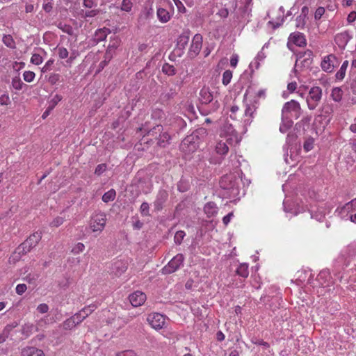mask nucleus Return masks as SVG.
I'll return each mask as SVG.
<instances>
[{"mask_svg": "<svg viewBox=\"0 0 356 356\" xmlns=\"http://www.w3.org/2000/svg\"><path fill=\"white\" fill-rule=\"evenodd\" d=\"M254 111H255V108H254V106L248 105L245 110V115L252 117V114Z\"/></svg>", "mask_w": 356, "mask_h": 356, "instance_id": "obj_61", "label": "nucleus"}, {"mask_svg": "<svg viewBox=\"0 0 356 356\" xmlns=\"http://www.w3.org/2000/svg\"><path fill=\"white\" fill-rule=\"evenodd\" d=\"M352 38V33L349 31H345L335 35L334 42L341 49H345L347 44Z\"/></svg>", "mask_w": 356, "mask_h": 356, "instance_id": "obj_15", "label": "nucleus"}, {"mask_svg": "<svg viewBox=\"0 0 356 356\" xmlns=\"http://www.w3.org/2000/svg\"><path fill=\"white\" fill-rule=\"evenodd\" d=\"M106 168H107V166L106 164H104V163L99 164L96 167L95 170V174L99 176V175H102V173L106 171Z\"/></svg>", "mask_w": 356, "mask_h": 356, "instance_id": "obj_51", "label": "nucleus"}, {"mask_svg": "<svg viewBox=\"0 0 356 356\" xmlns=\"http://www.w3.org/2000/svg\"><path fill=\"white\" fill-rule=\"evenodd\" d=\"M10 104V99L7 92H4L0 96V104L7 106Z\"/></svg>", "mask_w": 356, "mask_h": 356, "instance_id": "obj_46", "label": "nucleus"}, {"mask_svg": "<svg viewBox=\"0 0 356 356\" xmlns=\"http://www.w3.org/2000/svg\"><path fill=\"white\" fill-rule=\"evenodd\" d=\"M88 316V314L85 309L80 311L79 313L74 314L73 316H77L76 325L79 324L83 319Z\"/></svg>", "mask_w": 356, "mask_h": 356, "instance_id": "obj_48", "label": "nucleus"}, {"mask_svg": "<svg viewBox=\"0 0 356 356\" xmlns=\"http://www.w3.org/2000/svg\"><path fill=\"white\" fill-rule=\"evenodd\" d=\"M236 273L242 277H248L249 275L248 265L247 264H241L236 269Z\"/></svg>", "mask_w": 356, "mask_h": 356, "instance_id": "obj_35", "label": "nucleus"}, {"mask_svg": "<svg viewBox=\"0 0 356 356\" xmlns=\"http://www.w3.org/2000/svg\"><path fill=\"white\" fill-rule=\"evenodd\" d=\"M44 55H46V52L43 49H37V51L32 54L31 63L36 65H40L44 60L43 57Z\"/></svg>", "mask_w": 356, "mask_h": 356, "instance_id": "obj_25", "label": "nucleus"}, {"mask_svg": "<svg viewBox=\"0 0 356 356\" xmlns=\"http://www.w3.org/2000/svg\"><path fill=\"white\" fill-rule=\"evenodd\" d=\"M129 301L131 304L136 307L142 305L146 300V295L142 291H137L129 295Z\"/></svg>", "mask_w": 356, "mask_h": 356, "instance_id": "obj_17", "label": "nucleus"}, {"mask_svg": "<svg viewBox=\"0 0 356 356\" xmlns=\"http://www.w3.org/2000/svg\"><path fill=\"white\" fill-rule=\"evenodd\" d=\"M220 186L227 191V195L229 197H235L239 194V180L233 174L225 175L220 180Z\"/></svg>", "mask_w": 356, "mask_h": 356, "instance_id": "obj_3", "label": "nucleus"}, {"mask_svg": "<svg viewBox=\"0 0 356 356\" xmlns=\"http://www.w3.org/2000/svg\"><path fill=\"white\" fill-rule=\"evenodd\" d=\"M348 66V60L343 61L340 69L336 73L335 76H336L337 79L342 80L345 77L346 72Z\"/></svg>", "mask_w": 356, "mask_h": 356, "instance_id": "obj_33", "label": "nucleus"}, {"mask_svg": "<svg viewBox=\"0 0 356 356\" xmlns=\"http://www.w3.org/2000/svg\"><path fill=\"white\" fill-rule=\"evenodd\" d=\"M115 356H138V354L133 350H126L118 352Z\"/></svg>", "mask_w": 356, "mask_h": 356, "instance_id": "obj_49", "label": "nucleus"}, {"mask_svg": "<svg viewBox=\"0 0 356 356\" xmlns=\"http://www.w3.org/2000/svg\"><path fill=\"white\" fill-rule=\"evenodd\" d=\"M293 122L288 115H282V123L280 127V132L286 133L293 125Z\"/></svg>", "mask_w": 356, "mask_h": 356, "instance_id": "obj_26", "label": "nucleus"}, {"mask_svg": "<svg viewBox=\"0 0 356 356\" xmlns=\"http://www.w3.org/2000/svg\"><path fill=\"white\" fill-rule=\"evenodd\" d=\"M157 18L161 23H167L171 19L172 15L163 8H158L156 11Z\"/></svg>", "mask_w": 356, "mask_h": 356, "instance_id": "obj_24", "label": "nucleus"}, {"mask_svg": "<svg viewBox=\"0 0 356 356\" xmlns=\"http://www.w3.org/2000/svg\"><path fill=\"white\" fill-rule=\"evenodd\" d=\"M63 221H64L63 218L57 217L53 220V221L51 223V225L52 227H58L63 224Z\"/></svg>", "mask_w": 356, "mask_h": 356, "instance_id": "obj_59", "label": "nucleus"}, {"mask_svg": "<svg viewBox=\"0 0 356 356\" xmlns=\"http://www.w3.org/2000/svg\"><path fill=\"white\" fill-rule=\"evenodd\" d=\"M331 97L335 102H339L342 99L343 90L339 87H335L332 90Z\"/></svg>", "mask_w": 356, "mask_h": 356, "instance_id": "obj_31", "label": "nucleus"}, {"mask_svg": "<svg viewBox=\"0 0 356 356\" xmlns=\"http://www.w3.org/2000/svg\"><path fill=\"white\" fill-rule=\"evenodd\" d=\"M175 6L177 8V10L179 13H184L186 11V9L183 4V3L180 0H173Z\"/></svg>", "mask_w": 356, "mask_h": 356, "instance_id": "obj_53", "label": "nucleus"}, {"mask_svg": "<svg viewBox=\"0 0 356 356\" xmlns=\"http://www.w3.org/2000/svg\"><path fill=\"white\" fill-rule=\"evenodd\" d=\"M325 13V8L323 7H318L315 12L314 18L316 19H319Z\"/></svg>", "mask_w": 356, "mask_h": 356, "instance_id": "obj_57", "label": "nucleus"}, {"mask_svg": "<svg viewBox=\"0 0 356 356\" xmlns=\"http://www.w3.org/2000/svg\"><path fill=\"white\" fill-rule=\"evenodd\" d=\"M22 356H44V352L35 347H26L22 350Z\"/></svg>", "mask_w": 356, "mask_h": 356, "instance_id": "obj_22", "label": "nucleus"}, {"mask_svg": "<svg viewBox=\"0 0 356 356\" xmlns=\"http://www.w3.org/2000/svg\"><path fill=\"white\" fill-rule=\"evenodd\" d=\"M108 33H110V31L108 29L106 28L97 29L92 39L90 40V46L97 44L99 42L104 40Z\"/></svg>", "mask_w": 356, "mask_h": 356, "instance_id": "obj_18", "label": "nucleus"}, {"mask_svg": "<svg viewBox=\"0 0 356 356\" xmlns=\"http://www.w3.org/2000/svg\"><path fill=\"white\" fill-rule=\"evenodd\" d=\"M356 210V198L352 200L347 204H346L341 209V213L347 214L350 212H352L353 211Z\"/></svg>", "mask_w": 356, "mask_h": 356, "instance_id": "obj_29", "label": "nucleus"}, {"mask_svg": "<svg viewBox=\"0 0 356 356\" xmlns=\"http://www.w3.org/2000/svg\"><path fill=\"white\" fill-rule=\"evenodd\" d=\"M190 40V31L183 32L177 38V46L179 48L184 49Z\"/></svg>", "mask_w": 356, "mask_h": 356, "instance_id": "obj_27", "label": "nucleus"}, {"mask_svg": "<svg viewBox=\"0 0 356 356\" xmlns=\"http://www.w3.org/2000/svg\"><path fill=\"white\" fill-rule=\"evenodd\" d=\"M120 40L118 38L114 37L110 42L106 52L104 54V60L99 63V70L103 69L106 63L111 59L115 49L120 45Z\"/></svg>", "mask_w": 356, "mask_h": 356, "instance_id": "obj_11", "label": "nucleus"}, {"mask_svg": "<svg viewBox=\"0 0 356 356\" xmlns=\"http://www.w3.org/2000/svg\"><path fill=\"white\" fill-rule=\"evenodd\" d=\"M218 208L213 202H207L204 207V212L208 218L215 216L218 213Z\"/></svg>", "mask_w": 356, "mask_h": 356, "instance_id": "obj_23", "label": "nucleus"}, {"mask_svg": "<svg viewBox=\"0 0 356 356\" xmlns=\"http://www.w3.org/2000/svg\"><path fill=\"white\" fill-rule=\"evenodd\" d=\"M186 236V233L184 231L179 230L175 233L174 236L175 243L177 245H180L182 243L184 238Z\"/></svg>", "mask_w": 356, "mask_h": 356, "instance_id": "obj_41", "label": "nucleus"}, {"mask_svg": "<svg viewBox=\"0 0 356 356\" xmlns=\"http://www.w3.org/2000/svg\"><path fill=\"white\" fill-rule=\"evenodd\" d=\"M37 311L40 314H45L49 311V306L47 304H40L37 307Z\"/></svg>", "mask_w": 356, "mask_h": 356, "instance_id": "obj_56", "label": "nucleus"}, {"mask_svg": "<svg viewBox=\"0 0 356 356\" xmlns=\"http://www.w3.org/2000/svg\"><path fill=\"white\" fill-rule=\"evenodd\" d=\"M106 222V218L104 213H96L90 218V230L95 236L99 235L103 231Z\"/></svg>", "mask_w": 356, "mask_h": 356, "instance_id": "obj_7", "label": "nucleus"}, {"mask_svg": "<svg viewBox=\"0 0 356 356\" xmlns=\"http://www.w3.org/2000/svg\"><path fill=\"white\" fill-rule=\"evenodd\" d=\"M200 138L196 132L187 136L181 143L179 148L186 154H189L197 150L199 147Z\"/></svg>", "mask_w": 356, "mask_h": 356, "instance_id": "obj_4", "label": "nucleus"}, {"mask_svg": "<svg viewBox=\"0 0 356 356\" xmlns=\"http://www.w3.org/2000/svg\"><path fill=\"white\" fill-rule=\"evenodd\" d=\"M2 42L8 48L14 49L16 48L15 42L10 35H4L2 38Z\"/></svg>", "mask_w": 356, "mask_h": 356, "instance_id": "obj_32", "label": "nucleus"}, {"mask_svg": "<svg viewBox=\"0 0 356 356\" xmlns=\"http://www.w3.org/2000/svg\"><path fill=\"white\" fill-rule=\"evenodd\" d=\"M133 6L134 4L131 0H122L120 8L122 11L130 13Z\"/></svg>", "mask_w": 356, "mask_h": 356, "instance_id": "obj_36", "label": "nucleus"}, {"mask_svg": "<svg viewBox=\"0 0 356 356\" xmlns=\"http://www.w3.org/2000/svg\"><path fill=\"white\" fill-rule=\"evenodd\" d=\"M167 199H168V193L164 191H160L158 193V195L156 196V199L154 202V209L156 211L161 210L163 209V205Z\"/></svg>", "mask_w": 356, "mask_h": 356, "instance_id": "obj_21", "label": "nucleus"}, {"mask_svg": "<svg viewBox=\"0 0 356 356\" xmlns=\"http://www.w3.org/2000/svg\"><path fill=\"white\" fill-rule=\"evenodd\" d=\"M234 214L232 212L229 213L227 215L223 217L222 222L225 225H227L229 222L231 221Z\"/></svg>", "mask_w": 356, "mask_h": 356, "instance_id": "obj_63", "label": "nucleus"}, {"mask_svg": "<svg viewBox=\"0 0 356 356\" xmlns=\"http://www.w3.org/2000/svg\"><path fill=\"white\" fill-rule=\"evenodd\" d=\"M149 204L146 202L142 203L140 207V211L143 216H149Z\"/></svg>", "mask_w": 356, "mask_h": 356, "instance_id": "obj_44", "label": "nucleus"}, {"mask_svg": "<svg viewBox=\"0 0 356 356\" xmlns=\"http://www.w3.org/2000/svg\"><path fill=\"white\" fill-rule=\"evenodd\" d=\"M162 71L164 74L168 76H172L175 74V68L173 65L168 63H165L162 67Z\"/></svg>", "mask_w": 356, "mask_h": 356, "instance_id": "obj_37", "label": "nucleus"}, {"mask_svg": "<svg viewBox=\"0 0 356 356\" xmlns=\"http://www.w3.org/2000/svg\"><path fill=\"white\" fill-rule=\"evenodd\" d=\"M330 273L328 270H321L317 276L316 280L323 287L329 286L330 280Z\"/></svg>", "mask_w": 356, "mask_h": 356, "instance_id": "obj_20", "label": "nucleus"}, {"mask_svg": "<svg viewBox=\"0 0 356 356\" xmlns=\"http://www.w3.org/2000/svg\"><path fill=\"white\" fill-rule=\"evenodd\" d=\"M62 99V97L59 95H56L51 99V109H52L58 102H59Z\"/></svg>", "mask_w": 356, "mask_h": 356, "instance_id": "obj_64", "label": "nucleus"}, {"mask_svg": "<svg viewBox=\"0 0 356 356\" xmlns=\"http://www.w3.org/2000/svg\"><path fill=\"white\" fill-rule=\"evenodd\" d=\"M279 12L280 13V17L277 19V20H270L268 22V24H270L274 29L280 26L283 24L284 20V17L282 16L283 15L284 12V9L282 6L280 7Z\"/></svg>", "mask_w": 356, "mask_h": 356, "instance_id": "obj_28", "label": "nucleus"}, {"mask_svg": "<svg viewBox=\"0 0 356 356\" xmlns=\"http://www.w3.org/2000/svg\"><path fill=\"white\" fill-rule=\"evenodd\" d=\"M220 137V139L215 146V152L219 156L209 159V162L213 164L220 163L223 156L229 151V145H236L241 140V137L232 124H226L223 127Z\"/></svg>", "mask_w": 356, "mask_h": 356, "instance_id": "obj_1", "label": "nucleus"}, {"mask_svg": "<svg viewBox=\"0 0 356 356\" xmlns=\"http://www.w3.org/2000/svg\"><path fill=\"white\" fill-rule=\"evenodd\" d=\"M322 97V89L318 86L311 88L306 98L308 108L314 110L318 105Z\"/></svg>", "mask_w": 356, "mask_h": 356, "instance_id": "obj_6", "label": "nucleus"}, {"mask_svg": "<svg viewBox=\"0 0 356 356\" xmlns=\"http://www.w3.org/2000/svg\"><path fill=\"white\" fill-rule=\"evenodd\" d=\"M199 100L202 105L207 108H204L206 114L217 111L220 108L218 100L213 99V92L209 87H203L199 92Z\"/></svg>", "mask_w": 356, "mask_h": 356, "instance_id": "obj_2", "label": "nucleus"}, {"mask_svg": "<svg viewBox=\"0 0 356 356\" xmlns=\"http://www.w3.org/2000/svg\"><path fill=\"white\" fill-rule=\"evenodd\" d=\"M76 322H77V316H72L64 322L63 327L65 329H71L76 325Z\"/></svg>", "mask_w": 356, "mask_h": 356, "instance_id": "obj_39", "label": "nucleus"}, {"mask_svg": "<svg viewBox=\"0 0 356 356\" xmlns=\"http://www.w3.org/2000/svg\"><path fill=\"white\" fill-rule=\"evenodd\" d=\"M296 27L302 29L306 24V17L299 15L296 17Z\"/></svg>", "mask_w": 356, "mask_h": 356, "instance_id": "obj_50", "label": "nucleus"}, {"mask_svg": "<svg viewBox=\"0 0 356 356\" xmlns=\"http://www.w3.org/2000/svg\"><path fill=\"white\" fill-rule=\"evenodd\" d=\"M165 116V113L163 110L159 108H156L152 111V118L155 120H161Z\"/></svg>", "mask_w": 356, "mask_h": 356, "instance_id": "obj_42", "label": "nucleus"}, {"mask_svg": "<svg viewBox=\"0 0 356 356\" xmlns=\"http://www.w3.org/2000/svg\"><path fill=\"white\" fill-rule=\"evenodd\" d=\"M35 76V74L32 71H25L23 73V79L25 81L30 83L32 82Z\"/></svg>", "mask_w": 356, "mask_h": 356, "instance_id": "obj_43", "label": "nucleus"}, {"mask_svg": "<svg viewBox=\"0 0 356 356\" xmlns=\"http://www.w3.org/2000/svg\"><path fill=\"white\" fill-rule=\"evenodd\" d=\"M42 238L41 233L35 232L31 235L20 246L17 248L19 252L26 253L34 248Z\"/></svg>", "mask_w": 356, "mask_h": 356, "instance_id": "obj_9", "label": "nucleus"}, {"mask_svg": "<svg viewBox=\"0 0 356 356\" xmlns=\"http://www.w3.org/2000/svg\"><path fill=\"white\" fill-rule=\"evenodd\" d=\"M171 137L168 132H163L159 135L158 144L160 147H165L170 143Z\"/></svg>", "mask_w": 356, "mask_h": 356, "instance_id": "obj_30", "label": "nucleus"}, {"mask_svg": "<svg viewBox=\"0 0 356 356\" xmlns=\"http://www.w3.org/2000/svg\"><path fill=\"white\" fill-rule=\"evenodd\" d=\"M58 54L62 59L66 58L68 56V51L64 47H59L58 49Z\"/></svg>", "mask_w": 356, "mask_h": 356, "instance_id": "obj_54", "label": "nucleus"}, {"mask_svg": "<svg viewBox=\"0 0 356 356\" xmlns=\"http://www.w3.org/2000/svg\"><path fill=\"white\" fill-rule=\"evenodd\" d=\"M53 63L54 60L50 59L48 61H47L42 68V72L44 73L49 71L51 70V66L53 65Z\"/></svg>", "mask_w": 356, "mask_h": 356, "instance_id": "obj_60", "label": "nucleus"}, {"mask_svg": "<svg viewBox=\"0 0 356 356\" xmlns=\"http://www.w3.org/2000/svg\"><path fill=\"white\" fill-rule=\"evenodd\" d=\"M203 38L201 34H195L192 40V42L189 49V54L192 57L196 56L200 52L202 47Z\"/></svg>", "mask_w": 356, "mask_h": 356, "instance_id": "obj_14", "label": "nucleus"}, {"mask_svg": "<svg viewBox=\"0 0 356 356\" xmlns=\"http://www.w3.org/2000/svg\"><path fill=\"white\" fill-rule=\"evenodd\" d=\"M166 317L160 313L149 314L147 321L150 326L156 330L162 329L165 324Z\"/></svg>", "mask_w": 356, "mask_h": 356, "instance_id": "obj_12", "label": "nucleus"}, {"mask_svg": "<svg viewBox=\"0 0 356 356\" xmlns=\"http://www.w3.org/2000/svg\"><path fill=\"white\" fill-rule=\"evenodd\" d=\"M303 147L306 152L310 151L314 147V140L312 138L307 139L304 143Z\"/></svg>", "mask_w": 356, "mask_h": 356, "instance_id": "obj_52", "label": "nucleus"}, {"mask_svg": "<svg viewBox=\"0 0 356 356\" xmlns=\"http://www.w3.org/2000/svg\"><path fill=\"white\" fill-rule=\"evenodd\" d=\"M290 113L291 116L298 118L301 114L300 104L296 100H291L284 104L282 109V115H287Z\"/></svg>", "mask_w": 356, "mask_h": 356, "instance_id": "obj_10", "label": "nucleus"}, {"mask_svg": "<svg viewBox=\"0 0 356 356\" xmlns=\"http://www.w3.org/2000/svg\"><path fill=\"white\" fill-rule=\"evenodd\" d=\"M116 197V191L114 189H110L106 192L102 196V201L105 203L113 201Z\"/></svg>", "mask_w": 356, "mask_h": 356, "instance_id": "obj_34", "label": "nucleus"}, {"mask_svg": "<svg viewBox=\"0 0 356 356\" xmlns=\"http://www.w3.org/2000/svg\"><path fill=\"white\" fill-rule=\"evenodd\" d=\"M337 63V58L333 54L325 56L321 62V67L326 72H332L334 70L335 64Z\"/></svg>", "mask_w": 356, "mask_h": 356, "instance_id": "obj_16", "label": "nucleus"}, {"mask_svg": "<svg viewBox=\"0 0 356 356\" xmlns=\"http://www.w3.org/2000/svg\"><path fill=\"white\" fill-rule=\"evenodd\" d=\"M311 218H315L318 221H321L325 218V213L322 211L318 213H314V211L312 209L311 211Z\"/></svg>", "mask_w": 356, "mask_h": 356, "instance_id": "obj_47", "label": "nucleus"}, {"mask_svg": "<svg viewBox=\"0 0 356 356\" xmlns=\"http://www.w3.org/2000/svg\"><path fill=\"white\" fill-rule=\"evenodd\" d=\"M265 47V45L263 47L262 49L258 52L257 56L255 57V61H254V65H255V67L257 69L259 68V65H260V62L261 61H263L265 58L266 57V54L264 52V49Z\"/></svg>", "mask_w": 356, "mask_h": 356, "instance_id": "obj_38", "label": "nucleus"}, {"mask_svg": "<svg viewBox=\"0 0 356 356\" xmlns=\"http://www.w3.org/2000/svg\"><path fill=\"white\" fill-rule=\"evenodd\" d=\"M139 129H140V131L144 130L145 131H147V134L149 135L153 136L154 132L157 133V131H159V132L163 130V127L160 124H158V125L155 126L151 130H147L145 127H140V128H139Z\"/></svg>", "mask_w": 356, "mask_h": 356, "instance_id": "obj_45", "label": "nucleus"}, {"mask_svg": "<svg viewBox=\"0 0 356 356\" xmlns=\"http://www.w3.org/2000/svg\"><path fill=\"white\" fill-rule=\"evenodd\" d=\"M356 256V242H352L348 244L346 247H345L341 252V255L338 257L337 260V265L338 266H341V263L343 262V266H347L349 264V260L348 259H352Z\"/></svg>", "mask_w": 356, "mask_h": 356, "instance_id": "obj_5", "label": "nucleus"}, {"mask_svg": "<svg viewBox=\"0 0 356 356\" xmlns=\"http://www.w3.org/2000/svg\"><path fill=\"white\" fill-rule=\"evenodd\" d=\"M289 40L298 47H304L307 44L304 34L299 32L291 33Z\"/></svg>", "mask_w": 356, "mask_h": 356, "instance_id": "obj_19", "label": "nucleus"}, {"mask_svg": "<svg viewBox=\"0 0 356 356\" xmlns=\"http://www.w3.org/2000/svg\"><path fill=\"white\" fill-rule=\"evenodd\" d=\"M85 246L81 243H78L72 249V252L74 254H78L81 252H82L84 249Z\"/></svg>", "mask_w": 356, "mask_h": 356, "instance_id": "obj_58", "label": "nucleus"}, {"mask_svg": "<svg viewBox=\"0 0 356 356\" xmlns=\"http://www.w3.org/2000/svg\"><path fill=\"white\" fill-rule=\"evenodd\" d=\"M27 289L26 285L24 284H19L16 286V293L19 295L23 294Z\"/></svg>", "mask_w": 356, "mask_h": 356, "instance_id": "obj_55", "label": "nucleus"}, {"mask_svg": "<svg viewBox=\"0 0 356 356\" xmlns=\"http://www.w3.org/2000/svg\"><path fill=\"white\" fill-rule=\"evenodd\" d=\"M109 314H110V312L108 310H104L102 312V315L106 317L107 316L108 318H109ZM126 321H124L122 318L120 317H113L112 318L111 320H108V319H106V324L103 325V327H108V326H111L115 332L119 330L121 327H122L125 324H126Z\"/></svg>", "mask_w": 356, "mask_h": 356, "instance_id": "obj_13", "label": "nucleus"}, {"mask_svg": "<svg viewBox=\"0 0 356 356\" xmlns=\"http://www.w3.org/2000/svg\"><path fill=\"white\" fill-rule=\"evenodd\" d=\"M232 78V72L230 70H226L222 74V82L223 85L227 86Z\"/></svg>", "mask_w": 356, "mask_h": 356, "instance_id": "obj_40", "label": "nucleus"}, {"mask_svg": "<svg viewBox=\"0 0 356 356\" xmlns=\"http://www.w3.org/2000/svg\"><path fill=\"white\" fill-rule=\"evenodd\" d=\"M184 261V256L181 253L177 254L161 269L162 273L167 275L177 271L183 265Z\"/></svg>", "mask_w": 356, "mask_h": 356, "instance_id": "obj_8", "label": "nucleus"}, {"mask_svg": "<svg viewBox=\"0 0 356 356\" xmlns=\"http://www.w3.org/2000/svg\"><path fill=\"white\" fill-rule=\"evenodd\" d=\"M356 20V12L352 11L349 13L347 17V22L349 24L354 22Z\"/></svg>", "mask_w": 356, "mask_h": 356, "instance_id": "obj_62", "label": "nucleus"}]
</instances>
